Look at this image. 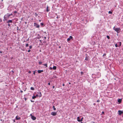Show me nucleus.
I'll use <instances>...</instances> for the list:
<instances>
[{
    "mask_svg": "<svg viewBox=\"0 0 123 123\" xmlns=\"http://www.w3.org/2000/svg\"><path fill=\"white\" fill-rule=\"evenodd\" d=\"M113 29L117 33H119L121 31V29L120 28H116L114 27L113 28Z\"/></svg>",
    "mask_w": 123,
    "mask_h": 123,
    "instance_id": "1",
    "label": "nucleus"
},
{
    "mask_svg": "<svg viewBox=\"0 0 123 123\" xmlns=\"http://www.w3.org/2000/svg\"><path fill=\"white\" fill-rule=\"evenodd\" d=\"M34 26L36 27V28H39L40 27L39 25L36 23H34Z\"/></svg>",
    "mask_w": 123,
    "mask_h": 123,
    "instance_id": "2",
    "label": "nucleus"
},
{
    "mask_svg": "<svg viewBox=\"0 0 123 123\" xmlns=\"http://www.w3.org/2000/svg\"><path fill=\"white\" fill-rule=\"evenodd\" d=\"M86 57L85 60L87 61H88L90 60V57L88 56L87 54H86Z\"/></svg>",
    "mask_w": 123,
    "mask_h": 123,
    "instance_id": "3",
    "label": "nucleus"
},
{
    "mask_svg": "<svg viewBox=\"0 0 123 123\" xmlns=\"http://www.w3.org/2000/svg\"><path fill=\"white\" fill-rule=\"evenodd\" d=\"M51 115L53 116L56 115L57 114V112H52L51 114Z\"/></svg>",
    "mask_w": 123,
    "mask_h": 123,
    "instance_id": "4",
    "label": "nucleus"
},
{
    "mask_svg": "<svg viewBox=\"0 0 123 123\" xmlns=\"http://www.w3.org/2000/svg\"><path fill=\"white\" fill-rule=\"evenodd\" d=\"M118 114L119 115H121L123 113V111H121L120 110L118 111Z\"/></svg>",
    "mask_w": 123,
    "mask_h": 123,
    "instance_id": "5",
    "label": "nucleus"
},
{
    "mask_svg": "<svg viewBox=\"0 0 123 123\" xmlns=\"http://www.w3.org/2000/svg\"><path fill=\"white\" fill-rule=\"evenodd\" d=\"M37 93L38 94H37L38 95V96L40 97L42 96V94H41V92H38Z\"/></svg>",
    "mask_w": 123,
    "mask_h": 123,
    "instance_id": "6",
    "label": "nucleus"
},
{
    "mask_svg": "<svg viewBox=\"0 0 123 123\" xmlns=\"http://www.w3.org/2000/svg\"><path fill=\"white\" fill-rule=\"evenodd\" d=\"M10 16V15H9V14L8 13L5 15L4 16H5V17L6 18H9V16Z\"/></svg>",
    "mask_w": 123,
    "mask_h": 123,
    "instance_id": "7",
    "label": "nucleus"
},
{
    "mask_svg": "<svg viewBox=\"0 0 123 123\" xmlns=\"http://www.w3.org/2000/svg\"><path fill=\"white\" fill-rule=\"evenodd\" d=\"M21 119L20 117L18 116H17L16 117V119L17 120H19Z\"/></svg>",
    "mask_w": 123,
    "mask_h": 123,
    "instance_id": "8",
    "label": "nucleus"
},
{
    "mask_svg": "<svg viewBox=\"0 0 123 123\" xmlns=\"http://www.w3.org/2000/svg\"><path fill=\"white\" fill-rule=\"evenodd\" d=\"M31 118L33 120H35L36 119V117L33 116H31Z\"/></svg>",
    "mask_w": 123,
    "mask_h": 123,
    "instance_id": "9",
    "label": "nucleus"
},
{
    "mask_svg": "<svg viewBox=\"0 0 123 123\" xmlns=\"http://www.w3.org/2000/svg\"><path fill=\"white\" fill-rule=\"evenodd\" d=\"M38 72V73H40L43 71V70H39L37 71Z\"/></svg>",
    "mask_w": 123,
    "mask_h": 123,
    "instance_id": "10",
    "label": "nucleus"
},
{
    "mask_svg": "<svg viewBox=\"0 0 123 123\" xmlns=\"http://www.w3.org/2000/svg\"><path fill=\"white\" fill-rule=\"evenodd\" d=\"M12 20H9L7 22V23H12Z\"/></svg>",
    "mask_w": 123,
    "mask_h": 123,
    "instance_id": "11",
    "label": "nucleus"
},
{
    "mask_svg": "<svg viewBox=\"0 0 123 123\" xmlns=\"http://www.w3.org/2000/svg\"><path fill=\"white\" fill-rule=\"evenodd\" d=\"M122 101V99H118V102L119 103H120Z\"/></svg>",
    "mask_w": 123,
    "mask_h": 123,
    "instance_id": "12",
    "label": "nucleus"
},
{
    "mask_svg": "<svg viewBox=\"0 0 123 123\" xmlns=\"http://www.w3.org/2000/svg\"><path fill=\"white\" fill-rule=\"evenodd\" d=\"M122 44V43L121 42H119L118 43V46L119 47L121 46Z\"/></svg>",
    "mask_w": 123,
    "mask_h": 123,
    "instance_id": "13",
    "label": "nucleus"
},
{
    "mask_svg": "<svg viewBox=\"0 0 123 123\" xmlns=\"http://www.w3.org/2000/svg\"><path fill=\"white\" fill-rule=\"evenodd\" d=\"M80 117H78L77 118V121L79 122H80L79 120H80Z\"/></svg>",
    "mask_w": 123,
    "mask_h": 123,
    "instance_id": "14",
    "label": "nucleus"
},
{
    "mask_svg": "<svg viewBox=\"0 0 123 123\" xmlns=\"http://www.w3.org/2000/svg\"><path fill=\"white\" fill-rule=\"evenodd\" d=\"M14 73V72L13 70H12L10 72V73L11 74H12V75H13Z\"/></svg>",
    "mask_w": 123,
    "mask_h": 123,
    "instance_id": "15",
    "label": "nucleus"
},
{
    "mask_svg": "<svg viewBox=\"0 0 123 123\" xmlns=\"http://www.w3.org/2000/svg\"><path fill=\"white\" fill-rule=\"evenodd\" d=\"M49 11V10L48 9V6H47L46 8V11L47 12H48Z\"/></svg>",
    "mask_w": 123,
    "mask_h": 123,
    "instance_id": "16",
    "label": "nucleus"
},
{
    "mask_svg": "<svg viewBox=\"0 0 123 123\" xmlns=\"http://www.w3.org/2000/svg\"><path fill=\"white\" fill-rule=\"evenodd\" d=\"M54 70H55L56 68V67L55 66H54L52 68Z\"/></svg>",
    "mask_w": 123,
    "mask_h": 123,
    "instance_id": "17",
    "label": "nucleus"
},
{
    "mask_svg": "<svg viewBox=\"0 0 123 123\" xmlns=\"http://www.w3.org/2000/svg\"><path fill=\"white\" fill-rule=\"evenodd\" d=\"M69 38H70V39H71L72 40H73V39H73V38L71 36H70V37H69Z\"/></svg>",
    "mask_w": 123,
    "mask_h": 123,
    "instance_id": "18",
    "label": "nucleus"
},
{
    "mask_svg": "<svg viewBox=\"0 0 123 123\" xmlns=\"http://www.w3.org/2000/svg\"><path fill=\"white\" fill-rule=\"evenodd\" d=\"M7 18H6L5 17V16H4V19L3 20V21H5V20H7Z\"/></svg>",
    "mask_w": 123,
    "mask_h": 123,
    "instance_id": "19",
    "label": "nucleus"
},
{
    "mask_svg": "<svg viewBox=\"0 0 123 123\" xmlns=\"http://www.w3.org/2000/svg\"><path fill=\"white\" fill-rule=\"evenodd\" d=\"M40 25L41 26L43 27L44 26V23H40Z\"/></svg>",
    "mask_w": 123,
    "mask_h": 123,
    "instance_id": "20",
    "label": "nucleus"
},
{
    "mask_svg": "<svg viewBox=\"0 0 123 123\" xmlns=\"http://www.w3.org/2000/svg\"><path fill=\"white\" fill-rule=\"evenodd\" d=\"M41 36H38V37H37L36 38L37 39H39L41 38Z\"/></svg>",
    "mask_w": 123,
    "mask_h": 123,
    "instance_id": "21",
    "label": "nucleus"
},
{
    "mask_svg": "<svg viewBox=\"0 0 123 123\" xmlns=\"http://www.w3.org/2000/svg\"><path fill=\"white\" fill-rule=\"evenodd\" d=\"M71 39H70L69 38H68L67 39V41L68 42H69V41Z\"/></svg>",
    "mask_w": 123,
    "mask_h": 123,
    "instance_id": "22",
    "label": "nucleus"
},
{
    "mask_svg": "<svg viewBox=\"0 0 123 123\" xmlns=\"http://www.w3.org/2000/svg\"><path fill=\"white\" fill-rule=\"evenodd\" d=\"M53 110H54V111H55L56 110V108L55 107V106H53Z\"/></svg>",
    "mask_w": 123,
    "mask_h": 123,
    "instance_id": "23",
    "label": "nucleus"
},
{
    "mask_svg": "<svg viewBox=\"0 0 123 123\" xmlns=\"http://www.w3.org/2000/svg\"><path fill=\"white\" fill-rule=\"evenodd\" d=\"M34 88L33 87H31V90H34Z\"/></svg>",
    "mask_w": 123,
    "mask_h": 123,
    "instance_id": "24",
    "label": "nucleus"
},
{
    "mask_svg": "<svg viewBox=\"0 0 123 123\" xmlns=\"http://www.w3.org/2000/svg\"><path fill=\"white\" fill-rule=\"evenodd\" d=\"M43 65L44 66H46V67H47V64H44Z\"/></svg>",
    "mask_w": 123,
    "mask_h": 123,
    "instance_id": "25",
    "label": "nucleus"
},
{
    "mask_svg": "<svg viewBox=\"0 0 123 123\" xmlns=\"http://www.w3.org/2000/svg\"><path fill=\"white\" fill-rule=\"evenodd\" d=\"M32 99H34L36 98L35 97V96H34V95H33V96L32 97Z\"/></svg>",
    "mask_w": 123,
    "mask_h": 123,
    "instance_id": "26",
    "label": "nucleus"
},
{
    "mask_svg": "<svg viewBox=\"0 0 123 123\" xmlns=\"http://www.w3.org/2000/svg\"><path fill=\"white\" fill-rule=\"evenodd\" d=\"M83 117H82L81 118V119H80V120H79L80 121V122H81L83 121Z\"/></svg>",
    "mask_w": 123,
    "mask_h": 123,
    "instance_id": "27",
    "label": "nucleus"
},
{
    "mask_svg": "<svg viewBox=\"0 0 123 123\" xmlns=\"http://www.w3.org/2000/svg\"><path fill=\"white\" fill-rule=\"evenodd\" d=\"M106 37H107V38L108 39H110V37L108 36V35H107L106 36Z\"/></svg>",
    "mask_w": 123,
    "mask_h": 123,
    "instance_id": "28",
    "label": "nucleus"
},
{
    "mask_svg": "<svg viewBox=\"0 0 123 123\" xmlns=\"http://www.w3.org/2000/svg\"><path fill=\"white\" fill-rule=\"evenodd\" d=\"M108 13L109 14H111L112 13V12L111 11H110Z\"/></svg>",
    "mask_w": 123,
    "mask_h": 123,
    "instance_id": "29",
    "label": "nucleus"
},
{
    "mask_svg": "<svg viewBox=\"0 0 123 123\" xmlns=\"http://www.w3.org/2000/svg\"><path fill=\"white\" fill-rule=\"evenodd\" d=\"M98 74L99 75L98 77H100L101 76L100 74L99 73H98Z\"/></svg>",
    "mask_w": 123,
    "mask_h": 123,
    "instance_id": "30",
    "label": "nucleus"
},
{
    "mask_svg": "<svg viewBox=\"0 0 123 123\" xmlns=\"http://www.w3.org/2000/svg\"><path fill=\"white\" fill-rule=\"evenodd\" d=\"M28 46H29V44L28 43H27L26 44L25 47H28Z\"/></svg>",
    "mask_w": 123,
    "mask_h": 123,
    "instance_id": "31",
    "label": "nucleus"
},
{
    "mask_svg": "<svg viewBox=\"0 0 123 123\" xmlns=\"http://www.w3.org/2000/svg\"><path fill=\"white\" fill-rule=\"evenodd\" d=\"M37 70H35L33 73V74L34 75H35V72L37 71Z\"/></svg>",
    "mask_w": 123,
    "mask_h": 123,
    "instance_id": "32",
    "label": "nucleus"
},
{
    "mask_svg": "<svg viewBox=\"0 0 123 123\" xmlns=\"http://www.w3.org/2000/svg\"><path fill=\"white\" fill-rule=\"evenodd\" d=\"M39 65H41L42 63V62H39L38 63Z\"/></svg>",
    "mask_w": 123,
    "mask_h": 123,
    "instance_id": "33",
    "label": "nucleus"
},
{
    "mask_svg": "<svg viewBox=\"0 0 123 123\" xmlns=\"http://www.w3.org/2000/svg\"><path fill=\"white\" fill-rule=\"evenodd\" d=\"M115 46L116 47H118V46L117 44L116 43V44H115Z\"/></svg>",
    "mask_w": 123,
    "mask_h": 123,
    "instance_id": "34",
    "label": "nucleus"
},
{
    "mask_svg": "<svg viewBox=\"0 0 123 123\" xmlns=\"http://www.w3.org/2000/svg\"><path fill=\"white\" fill-rule=\"evenodd\" d=\"M80 74H81V75H82L84 73L83 72H80Z\"/></svg>",
    "mask_w": 123,
    "mask_h": 123,
    "instance_id": "35",
    "label": "nucleus"
},
{
    "mask_svg": "<svg viewBox=\"0 0 123 123\" xmlns=\"http://www.w3.org/2000/svg\"><path fill=\"white\" fill-rule=\"evenodd\" d=\"M32 46H31V45L29 47V49H31L32 48Z\"/></svg>",
    "mask_w": 123,
    "mask_h": 123,
    "instance_id": "36",
    "label": "nucleus"
},
{
    "mask_svg": "<svg viewBox=\"0 0 123 123\" xmlns=\"http://www.w3.org/2000/svg\"><path fill=\"white\" fill-rule=\"evenodd\" d=\"M35 15L36 16H37L38 15V14L37 13H35Z\"/></svg>",
    "mask_w": 123,
    "mask_h": 123,
    "instance_id": "37",
    "label": "nucleus"
},
{
    "mask_svg": "<svg viewBox=\"0 0 123 123\" xmlns=\"http://www.w3.org/2000/svg\"><path fill=\"white\" fill-rule=\"evenodd\" d=\"M106 54L105 53H104L103 55V57H104L105 56H106Z\"/></svg>",
    "mask_w": 123,
    "mask_h": 123,
    "instance_id": "38",
    "label": "nucleus"
},
{
    "mask_svg": "<svg viewBox=\"0 0 123 123\" xmlns=\"http://www.w3.org/2000/svg\"><path fill=\"white\" fill-rule=\"evenodd\" d=\"M8 26L9 27H10L11 26V25L9 23H8Z\"/></svg>",
    "mask_w": 123,
    "mask_h": 123,
    "instance_id": "39",
    "label": "nucleus"
},
{
    "mask_svg": "<svg viewBox=\"0 0 123 123\" xmlns=\"http://www.w3.org/2000/svg\"><path fill=\"white\" fill-rule=\"evenodd\" d=\"M14 12V13H17V11H15Z\"/></svg>",
    "mask_w": 123,
    "mask_h": 123,
    "instance_id": "40",
    "label": "nucleus"
},
{
    "mask_svg": "<svg viewBox=\"0 0 123 123\" xmlns=\"http://www.w3.org/2000/svg\"><path fill=\"white\" fill-rule=\"evenodd\" d=\"M31 102H34V101L32 100L31 99Z\"/></svg>",
    "mask_w": 123,
    "mask_h": 123,
    "instance_id": "41",
    "label": "nucleus"
},
{
    "mask_svg": "<svg viewBox=\"0 0 123 123\" xmlns=\"http://www.w3.org/2000/svg\"><path fill=\"white\" fill-rule=\"evenodd\" d=\"M36 98L38 96V94H37L35 96Z\"/></svg>",
    "mask_w": 123,
    "mask_h": 123,
    "instance_id": "42",
    "label": "nucleus"
},
{
    "mask_svg": "<svg viewBox=\"0 0 123 123\" xmlns=\"http://www.w3.org/2000/svg\"><path fill=\"white\" fill-rule=\"evenodd\" d=\"M97 102H100V100H98L97 101Z\"/></svg>",
    "mask_w": 123,
    "mask_h": 123,
    "instance_id": "43",
    "label": "nucleus"
},
{
    "mask_svg": "<svg viewBox=\"0 0 123 123\" xmlns=\"http://www.w3.org/2000/svg\"><path fill=\"white\" fill-rule=\"evenodd\" d=\"M24 98V99H25V101H26L27 100V98Z\"/></svg>",
    "mask_w": 123,
    "mask_h": 123,
    "instance_id": "44",
    "label": "nucleus"
},
{
    "mask_svg": "<svg viewBox=\"0 0 123 123\" xmlns=\"http://www.w3.org/2000/svg\"><path fill=\"white\" fill-rule=\"evenodd\" d=\"M31 71H29L28 72V73H29V74H31Z\"/></svg>",
    "mask_w": 123,
    "mask_h": 123,
    "instance_id": "45",
    "label": "nucleus"
},
{
    "mask_svg": "<svg viewBox=\"0 0 123 123\" xmlns=\"http://www.w3.org/2000/svg\"><path fill=\"white\" fill-rule=\"evenodd\" d=\"M53 77L54 78H57V77L55 75H54Z\"/></svg>",
    "mask_w": 123,
    "mask_h": 123,
    "instance_id": "46",
    "label": "nucleus"
},
{
    "mask_svg": "<svg viewBox=\"0 0 123 123\" xmlns=\"http://www.w3.org/2000/svg\"><path fill=\"white\" fill-rule=\"evenodd\" d=\"M2 21V20L1 18L0 19V22H1Z\"/></svg>",
    "mask_w": 123,
    "mask_h": 123,
    "instance_id": "47",
    "label": "nucleus"
},
{
    "mask_svg": "<svg viewBox=\"0 0 123 123\" xmlns=\"http://www.w3.org/2000/svg\"><path fill=\"white\" fill-rule=\"evenodd\" d=\"M31 51V50H29L28 51V52H30Z\"/></svg>",
    "mask_w": 123,
    "mask_h": 123,
    "instance_id": "48",
    "label": "nucleus"
},
{
    "mask_svg": "<svg viewBox=\"0 0 123 123\" xmlns=\"http://www.w3.org/2000/svg\"><path fill=\"white\" fill-rule=\"evenodd\" d=\"M52 68L51 67H50L49 69L50 70H52Z\"/></svg>",
    "mask_w": 123,
    "mask_h": 123,
    "instance_id": "49",
    "label": "nucleus"
},
{
    "mask_svg": "<svg viewBox=\"0 0 123 123\" xmlns=\"http://www.w3.org/2000/svg\"><path fill=\"white\" fill-rule=\"evenodd\" d=\"M29 39L28 38V39H26V41H29Z\"/></svg>",
    "mask_w": 123,
    "mask_h": 123,
    "instance_id": "50",
    "label": "nucleus"
},
{
    "mask_svg": "<svg viewBox=\"0 0 123 123\" xmlns=\"http://www.w3.org/2000/svg\"><path fill=\"white\" fill-rule=\"evenodd\" d=\"M55 87V86H52V87H53V88H54Z\"/></svg>",
    "mask_w": 123,
    "mask_h": 123,
    "instance_id": "51",
    "label": "nucleus"
},
{
    "mask_svg": "<svg viewBox=\"0 0 123 123\" xmlns=\"http://www.w3.org/2000/svg\"><path fill=\"white\" fill-rule=\"evenodd\" d=\"M17 30H18V26H17Z\"/></svg>",
    "mask_w": 123,
    "mask_h": 123,
    "instance_id": "52",
    "label": "nucleus"
},
{
    "mask_svg": "<svg viewBox=\"0 0 123 123\" xmlns=\"http://www.w3.org/2000/svg\"><path fill=\"white\" fill-rule=\"evenodd\" d=\"M48 84L49 85H50V83H49V82Z\"/></svg>",
    "mask_w": 123,
    "mask_h": 123,
    "instance_id": "53",
    "label": "nucleus"
},
{
    "mask_svg": "<svg viewBox=\"0 0 123 123\" xmlns=\"http://www.w3.org/2000/svg\"><path fill=\"white\" fill-rule=\"evenodd\" d=\"M9 15H10V16L11 15H12V13H11V14H9Z\"/></svg>",
    "mask_w": 123,
    "mask_h": 123,
    "instance_id": "54",
    "label": "nucleus"
},
{
    "mask_svg": "<svg viewBox=\"0 0 123 123\" xmlns=\"http://www.w3.org/2000/svg\"><path fill=\"white\" fill-rule=\"evenodd\" d=\"M102 113L103 114H104L105 113L104 112H102Z\"/></svg>",
    "mask_w": 123,
    "mask_h": 123,
    "instance_id": "55",
    "label": "nucleus"
},
{
    "mask_svg": "<svg viewBox=\"0 0 123 123\" xmlns=\"http://www.w3.org/2000/svg\"><path fill=\"white\" fill-rule=\"evenodd\" d=\"M44 39H46V37H44Z\"/></svg>",
    "mask_w": 123,
    "mask_h": 123,
    "instance_id": "56",
    "label": "nucleus"
},
{
    "mask_svg": "<svg viewBox=\"0 0 123 123\" xmlns=\"http://www.w3.org/2000/svg\"><path fill=\"white\" fill-rule=\"evenodd\" d=\"M20 92L21 93H22L23 92V91L22 90H21Z\"/></svg>",
    "mask_w": 123,
    "mask_h": 123,
    "instance_id": "57",
    "label": "nucleus"
},
{
    "mask_svg": "<svg viewBox=\"0 0 123 123\" xmlns=\"http://www.w3.org/2000/svg\"><path fill=\"white\" fill-rule=\"evenodd\" d=\"M0 53H2V51H0Z\"/></svg>",
    "mask_w": 123,
    "mask_h": 123,
    "instance_id": "58",
    "label": "nucleus"
},
{
    "mask_svg": "<svg viewBox=\"0 0 123 123\" xmlns=\"http://www.w3.org/2000/svg\"><path fill=\"white\" fill-rule=\"evenodd\" d=\"M62 86H65V84H62Z\"/></svg>",
    "mask_w": 123,
    "mask_h": 123,
    "instance_id": "59",
    "label": "nucleus"
},
{
    "mask_svg": "<svg viewBox=\"0 0 123 123\" xmlns=\"http://www.w3.org/2000/svg\"><path fill=\"white\" fill-rule=\"evenodd\" d=\"M61 48V46H59V48Z\"/></svg>",
    "mask_w": 123,
    "mask_h": 123,
    "instance_id": "60",
    "label": "nucleus"
},
{
    "mask_svg": "<svg viewBox=\"0 0 123 123\" xmlns=\"http://www.w3.org/2000/svg\"><path fill=\"white\" fill-rule=\"evenodd\" d=\"M39 41H40V42H41V43H42V42H41L42 41H41V40H39Z\"/></svg>",
    "mask_w": 123,
    "mask_h": 123,
    "instance_id": "61",
    "label": "nucleus"
},
{
    "mask_svg": "<svg viewBox=\"0 0 123 123\" xmlns=\"http://www.w3.org/2000/svg\"><path fill=\"white\" fill-rule=\"evenodd\" d=\"M22 19H23V18H22L21 19V21H22Z\"/></svg>",
    "mask_w": 123,
    "mask_h": 123,
    "instance_id": "62",
    "label": "nucleus"
},
{
    "mask_svg": "<svg viewBox=\"0 0 123 123\" xmlns=\"http://www.w3.org/2000/svg\"><path fill=\"white\" fill-rule=\"evenodd\" d=\"M13 120V122H15V120Z\"/></svg>",
    "mask_w": 123,
    "mask_h": 123,
    "instance_id": "63",
    "label": "nucleus"
},
{
    "mask_svg": "<svg viewBox=\"0 0 123 123\" xmlns=\"http://www.w3.org/2000/svg\"><path fill=\"white\" fill-rule=\"evenodd\" d=\"M95 104H95V103H94L93 104V105H95Z\"/></svg>",
    "mask_w": 123,
    "mask_h": 123,
    "instance_id": "64",
    "label": "nucleus"
}]
</instances>
